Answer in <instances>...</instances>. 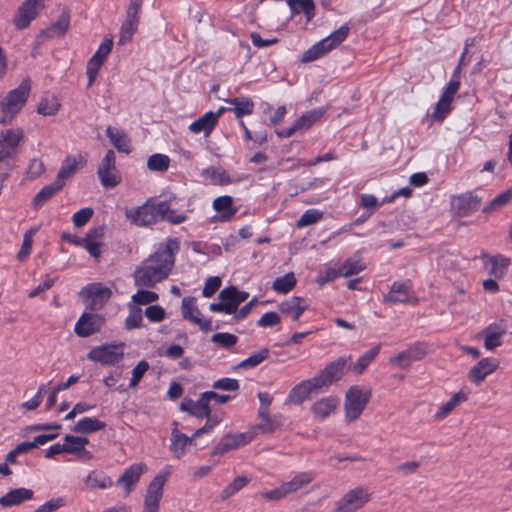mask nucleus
I'll list each match as a JSON object with an SVG mask.
<instances>
[{
    "label": "nucleus",
    "instance_id": "obj_1",
    "mask_svg": "<svg viewBox=\"0 0 512 512\" xmlns=\"http://www.w3.org/2000/svg\"><path fill=\"white\" fill-rule=\"evenodd\" d=\"M180 249L176 238L167 240L164 246L142 261L133 273L134 283L138 287L153 288L168 277L175 263V253Z\"/></svg>",
    "mask_w": 512,
    "mask_h": 512
},
{
    "label": "nucleus",
    "instance_id": "obj_2",
    "mask_svg": "<svg viewBox=\"0 0 512 512\" xmlns=\"http://www.w3.org/2000/svg\"><path fill=\"white\" fill-rule=\"evenodd\" d=\"M126 217L139 227L149 226L161 221L177 225L187 220V216L185 214H177L171 208L169 202L155 201L153 199L147 200L143 205L134 210H127Z\"/></svg>",
    "mask_w": 512,
    "mask_h": 512
},
{
    "label": "nucleus",
    "instance_id": "obj_3",
    "mask_svg": "<svg viewBox=\"0 0 512 512\" xmlns=\"http://www.w3.org/2000/svg\"><path fill=\"white\" fill-rule=\"evenodd\" d=\"M31 80L24 79L18 87L8 92L4 97L0 95V124H9L21 111L29 97Z\"/></svg>",
    "mask_w": 512,
    "mask_h": 512
},
{
    "label": "nucleus",
    "instance_id": "obj_4",
    "mask_svg": "<svg viewBox=\"0 0 512 512\" xmlns=\"http://www.w3.org/2000/svg\"><path fill=\"white\" fill-rule=\"evenodd\" d=\"M371 398V391L360 386H351L345 395V418L352 422L360 417Z\"/></svg>",
    "mask_w": 512,
    "mask_h": 512
},
{
    "label": "nucleus",
    "instance_id": "obj_5",
    "mask_svg": "<svg viewBox=\"0 0 512 512\" xmlns=\"http://www.w3.org/2000/svg\"><path fill=\"white\" fill-rule=\"evenodd\" d=\"M79 296L83 299L88 309L97 311L105 306L112 296V291L102 283H92L83 287L79 292Z\"/></svg>",
    "mask_w": 512,
    "mask_h": 512
},
{
    "label": "nucleus",
    "instance_id": "obj_6",
    "mask_svg": "<svg viewBox=\"0 0 512 512\" xmlns=\"http://www.w3.org/2000/svg\"><path fill=\"white\" fill-rule=\"evenodd\" d=\"M352 360V356H341L335 361L330 362L322 369L315 379L318 381L321 388L328 387L333 383L339 381L345 374L346 370H350L349 363Z\"/></svg>",
    "mask_w": 512,
    "mask_h": 512
},
{
    "label": "nucleus",
    "instance_id": "obj_7",
    "mask_svg": "<svg viewBox=\"0 0 512 512\" xmlns=\"http://www.w3.org/2000/svg\"><path fill=\"white\" fill-rule=\"evenodd\" d=\"M124 344L119 345L106 344L92 348L87 354L91 361L101 363L102 365H115L124 357Z\"/></svg>",
    "mask_w": 512,
    "mask_h": 512
},
{
    "label": "nucleus",
    "instance_id": "obj_8",
    "mask_svg": "<svg viewBox=\"0 0 512 512\" xmlns=\"http://www.w3.org/2000/svg\"><path fill=\"white\" fill-rule=\"evenodd\" d=\"M369 494L362 487L348 491L335 505L333 512H356L369 501Z\"/></svg>",
    "mask_w": 512,
    "mask_h": 512
},
{
    "label": "nucleus",
    "instance_id": "obj_9",
    "mask_svg": "<svg viewBox=\"0 0 512 512\" xmlns=\"http://www.w3.org/2000/svg\"><path fill=\"white\" fill-rule=\"evenodd\" d=\"M166 480V475L158 474L149 483L146 495L144 497V506L142 512H159L160 501L163 496V487Z\"/></svg>",
    "mask_w": 512,
    "mask_h": 512
},
{
    "label": "nucleus",
    "instance_id": "obj_10",
    "mask_svg": "<svg viewBox=\"0 0 512 512\" xmlns=\"http://www.w3.org/2000/svg\"><path fill=\"white\" fill-rule=\"evenodd\" d=\"M43 7L41 0H25L17 9L13 24L18 30L27 28L38 16L39 10Z\"/></svg>",
    "mask_w": 512,
    "mask_h": 512
},
{
    "label": "nucleus",
    "instance_id": "obj_11",
    "mask_svg": "<svg viewBox=\"0 0 512 512\" xmlns=\"http://www.w3.org/2000/svg\"><path fill=\"white\" fill-rule=\"evenodd\" d=\"M321 389L315 377L303 380L290 390L285 404L302 405L310 395L319 393Z\"/></svg>",
    "mask_w": 512,
    "mask_h": 512
},
{
    "label": "nucleus",
    "instance_id": "obj_12",
    "mask_svg": "<svg viewBox=\"0 0 512 512\" xmlns=\"http://www.w3.org/2000/svg\"><path fill=\"white\" fill-rule=\"evenodd\" d=\"M195 303V297L187 296L183 298L181 305V313L183 319L197 324L205 333L212 331L213 326L211 320H205L202 318L201 311L198 309Z\"/></svg>",
    "mask_w": 512,
    "mask_h": 512
},
{
    "label": "nucleus",
    "instance_id": "obj_13",
    "mask_svg": "<svg viewBox=\"0 0 512 512\" xmlns=\"http://www.w3.org/2000/svg\"><path fill=\"white\" fill-rule=\"evenodd\" d=\"M113 39L105 37L98 47L95 54L90 58L87 64L88 87H90L96 79L100 67L103 65L107 56L112 50Z\"/></svg>",
    "mask_w": 512,
    "mask_h": 512
},
{
    "label": "nucleus",
    "instance_id": "obj_14",
    "mask_svg": "<svg viewBox=\"0 0 512 512\" xmlns=\"http://www.w3.org/2000/svg\"><path fill=\"white\" fill-rule=\"evenodd\" d=\"M236 286H228L220 291L218 295L219 302L211 303L209 310L215 313L234 314L237 312L239 303L236 298Z\"/></svg>",
    "mask_w": 512,
    "mask_h": 512
},
{
    "label": "nucleus",
    "instance_id": "obj_15",
    "mask_svg": "<svg viewBox=\"0 0 512 512\" xmlns=\"http://www.w3.org/2000/svg\"><path fill=\"white\" fill-rule=\"evenodd\" d=\"M104 322L105 319L102 315L84 312L77 320L74 331L79 337H89L99 332Z\"/></svg>",
    "mask_w": 512,
    "mask_h": 512
},
{
    "label": "nucleus",
    "instance_id": "obj_16",
    "mask_svg": "<svg viewBox=\"0 0 512 512\" xmlns=\"http://www.w3.org/2000/svg\"><path fill=\"white\" fill-rule=\"evenodd\" d=\"M506 332L507 322L503 319L489 324L482 331V335L484 336V347L487 350H493L501 346V338L506 334Z\"/></svg>",
    "mask_w": 512,
    "mask_h": 512
},
{
    "label": "nucleus",
    "instance_id": "obj_17",
    "mask_svg": "<svg viewBox=\"0 0 512 512\" xmlns=\"http://www.w3.org/2000/svg\"><path fill=\"white\" fill-rule=\"evenodd\" d=\"M252 440V436L248 433H240L236 435H224L212 451V455H223L231 450L240 448Z\"/></svg>",
    "mask_w": 512,
    "mask_h": 512
},
{
    "label": "nucleus",
    "instance_id": "obj_18",
    "mask_svg": "<svg viewBox=\"0 0 512 512\" xmlns=\"http://www.w3.org/2000/svg\"><path fill=\"white\" fill-rule=\"evenodd\" d=\"M499 366V361L495 358L487 357L481 359L468 372V379L476 384H481L485 378L492 374Z\"/></svg>",
    "mask_w": 512,
    "mask_h": 512
},
{
    "label": "nucleus",
    "instance_id": "obj_19",
    "mask_svg": "<svg viewBox=\"0 0 512 512\" xmlns=\"http://www.w3.org/2000/svg\"><path fill=\"white\" fill-rule=\"evenodd\" d=\"M104 234L105 227L98 226L90 229L85 237L81 239V247H84L95 259H98L101 255V247L103 246Z\"/></svg>",
    "mask_w": 512,
    "mask_h": 512
},
{
    "label": "nucleus",
    "instance_id": "obj_20",
    "mask_svg": "<svg viewBox=\"0 0 512 512\" xmlns=\"http://www.w3.org/2000/svg\"><path fill=\"white\" fill-rule=\"evenodd\" d=\"M340 404V400L337 396L323 397L312 404L310 411L317 420H324L328 418L332 413L335 412Z\"/></svg>",
    "mask_w": 512,
    "mask_h": 512
},
{
    "label": "nucleus",
    "instance_id": "obj_21",
    "mask_svg": "<svg viewBox=\"0 0 512 512\" xmlns=\"http://www.w3.org/2000/svg\"><path fill=\"white\" fill-rule=\"evenodd\" d=\"M146 470L147 466L143 463L133 464L118 478L117 485L124 487L126 496L132 492L134 485L139 482L141 475Z\"/></svg>",
    "mask_w": 512,
    "mask_h": 512
},
{
    "label": "nucleus",
    "instance_id": "obj_22",
    "mask_svg": "<svg viewBox=\"0 0 512 512\" xmlns=\"http://www.w3.org/2000/svg\"><path fill=\"white\" fill-rule=\"evenodd\" d=\"M70 24V12L64 9L56 22L51 24L48 28L42 30L38 35L39 39H51L55 37H62L65 35Z\"/></svg>",
    "mask_w": 512,
    "mask_h": 512
},
{
    "label": "nucleus",
    "instance_id": "obj_23",
    "mask_svg": "<svg viewBox=\"0 0 512 512\" xmlns=\"http://www.w3.org/2000/svg\"><path fill=\"white\" fill-rule=\"evenodd\" d=\"M481 258L486 268L490 266V275L498 279H501L506 275L508 267L510 266V258L501 254L495 256L482 254Z\"/></svg>",
    "mask_w": 512,
    "mask_h": 512
},
{
    "label": "nucleus",
    "instance_id": "obj_24",
    "mask_svg": "<svg viewBox=\"0 0 512 512\" xmlns=\"http://www.w3.org/2000/svg\"><path fill=\"white\" fill-rule=\"evenodd\" d=\"M86 160L83 156L79 155L78 159L75 157L68 156L62 162V165L57 173L55 182L61 185L63 188L66 181L69 180L78 170V165L83 166Z\"/></svg>",
    "mask_w": 512,
    "mask_h": 512
},
{
    "label": "nucleus",
    "instance_id": "obj_25",
    "mask_svg": "<svg viewBox=\"0 0 512 512\" xmlns=\"http://www.w3.org/2000/svg\"><path fill=\"white\" fill-rule=\"evenodd\" d=\"M174 428L171 432V444H170V451L174 453V455L180 459L185 451V447L187 445H195V439L197 437H194V434L191 437H188L186 434L180 432L177 429L178 423L175 421L173 423Z\"/></svg>",
    "mask_w": 512,
    "mask_h": 512
},
{
    "label": "nucleus",
    "instance_id": "obj_26",
    "mask_svg": "<svg viewBox=\"0 0 512 512\" xmlns=\"http://www.w3.org/2000/svg\"><path fill=\"white\" fill-rule=\"evenodd\" d=\"M278 308L281 313L291 316L294 321H298L307 310L308 305L303 298L293 296L281 302Z\"/></svg>",
    "mask_w": 512,
    "mask_h": 512
},
{
    "label": "nucleus",
    "instance_id": "obj_27",
    "mask_svg": "<svg viewBox=\"0 0 512 512\" xmlns=\"http://www.w3.org/2000/svg\"><path fill=\"white\" fill-rule=\"evenodd\" d=\"M482 199L472 192H466L456 198V209L460 216H468L480 208Z\"/></svg>",
    "mask_w": 512,
    "mask_h": 512
},
{
    "label": "nucleus",
    "instance_id": "obj_28",
    "mask_svg": "<svg viewBox=\"0 0 512 512\" xmlns=\"http://www.w3.org/2000/svg\"><path fill=\"white\" fill-rule=\"evenodd\" d=\"M34 492L27 488H16L0 497V505L4 508L22 504L33 498Z\"/></svg>",
    "mask_w": 512,
    "mask_h": 512
},
{
    "label": "nucleus",
    "instance_id": "obj_29",
    "mask_svg": "<svg viewBox=\"0 0 512 512\" xmlns=\"http://www.w3.org/2000/svg\"><path fill=\"white\" fill-rule=\"evenodd\" d=\"M212 207L220 213V220L222 222L230 221L237 213V208L233 206V198L228 195L215 198Z\"/></svg>",
    "mask_w": 512,
    "mask_h": 512
},
{
    "label": "nucleus",
    "instance_id": "obj_30",
    "mask_svg": "<svg viewBox=\"0 0 512 512\" xmlns=\"http://www.w3.org/2000/svg\"><path fill=\"white\" fill-rule=\"evenodd\" d=\"M203 175L208 176L213 184L221 186L237 183L243 180V177H232L223 168L214 166H210L207 169H205L203 171Z\"/></svg>",
    "mask_w": 512,
    "mask_h": 512
},
{
    "label": "nucleus",
    "instance_id": "obj_31",
    "mask_svg": "<svg viewBox=\"0 0 512 512\" xmlns=\"http://www.w3.org/2000/svg\"><path fill=\"white\" fill-rule=\"evenodd\" d=\"M410 288V280H407L403 283L394 282L389 293L384 297V301L393 304L405 303L408 301V293Z\"/></svg>",
    "mask_w": 512,
    "mask_h": 512
},
{
    "label": "nucleus",
    "instance_id": "obj_32",
    "mask_svg": "<svg viewBox=\"0 0 512 512\" xmlns=\"http://www.w3.org/2000/svg\"><path fill=\"white\" fill-rule=\"evenodd\" d=\"M326 113L325 108H316L309 110L302 114L295 122L294 125L298 132H304L310 129L316 122H318Z\"/></svg>",
    "mask_w": 512,
    "mask_h": 512
},
{
    "label": "nucleus",
    "instance_id": "obj_33",
    "mask_svg": "<svg viewBox=\"0 0 512 512\" xmlns=\"http://www.w3.org/2000/svg\"><path fill=\"white\" fill-rule=\"evenodd\" d=\"M106 423L92 417H84L80 419L73 427L72 431L74 433L81 434H92L94 432L105 429Z\"/></svg>",
    "mask_w": 512,
    "mask_h": 512
},
{
    "label": "nucleus",
    "instance_id": "obj_34",
    "mask_svg": "<svg viewBox=\"0 0 512 512\" xmlns=\"http://www.w3.org/2000/svg\"><path fill=\"white\" fill-rule=\"evenodd\" d=\"M216 125L217 124L212 116V111H208L203 116L192 122L189 126V130L196 134L203 132L207 137L212 133Z\"/></svg>",
    "mask_w": 512,
    "mask_h": 512
},
{
    "label": "nucleus",
    "instance_id": "obj_35",
    "mask_svg": "<svg viewBox=\"0 0 512 512\" xmlns=\"http://www.w3.org/2000/svg\"><path fill=\"white\" fill-rule=\"evenodd\" d=\"M381 345L378 344L371 348L370 350L366 351L363 355H361L356 363L351 365V362L349 363V368L352 372H354L357 375H361L366 368L369 366V364L376 358V356L380 352Z\"/></svg>",
    "mask_w": 512,
    "mask_h": 512
},
{
    "label": "nucleus",
    "instance_id": "obj_36",
    "mask_svg": "<svg viewBox=\"0 0 512 512\" xmlns=\"http://www.w3.org/2000/svg\"><path fill=\"white\" fill-rule=\"evenodd\" d=\"M63 188L55 181L49 185L44 186L33 198L32 206L34 209H38L43 206L48 200L54 195L60 192Z\"/></svg>",
    "mask_w": 512,
    "mask_h": 512
},
{
    "label": "nucleus",
    "instance_id": "obj_37",
    "mask_svg": "<svg viewBox=\"0 0 512 512\" xmlns=\"http://www.w3.org/2000/svg\"><path fill=\"white\" fill-rule=\"evenodd\" d=\"M227 103L234 106L232 111L235 114V117L237 119H240L245 115H250L253 113L254 110V102L249 97H243V98H232L226 100Z\"/></svg>",
    "mask_w": 512,
    "mask_h": 512
},
{
    "label": "nucleus",
    "instance_id": "obj_38",
    "mask_svg": "<svg viewBox=\"0 0 512 512\" xmlns=\"http://www.w3.org/2000/svg\"><path fill=\"white\" fill-rule=\"evenodd\" d=\"M85 484L90 489H107L113 485V481L104 472L94 470L88 474Z\"/></svg>",
    "mask_w": 512,
    "mask_h": 512
},
{
    "label": "nucleus",
    "instance_id": "obj_39",
    "mask_svg": "<svg viewBox=\"0 0 512 512\" xmlns=\"http://www.w3.org/2000/svg\"><path fill=\"white\" fill-rule=\"evenodd\" d=\"M293 14L303 13L307 21H311L315 16V4L313 0H287Z\"/></svg>",
    "mask_w": 512,
    "mask_h": 512
},
{
    "label": "nucleus",
    "instance_id": "obj_40",
    "mask_svg": "<svg viewBox=\"0 0 512 512\" xmlns=\"http://www.w3.org/2000/svg\"><path fill=\"white\" fill-rule=\"evenodd\" d=\"M512 200V187L505 190L504 192L497 195L494 199H492L488 205H486L482 212L485 214H491L495 211H498L505 205H507Z\"/></svg>",
    "mask_w": 512,
    "mask_h": 512
},
{
    "label": "nucleus",
    "instance_id": "obj_41",
    "mask_svg": "<svg viewBox=\"0 0 512 512\" xmlns=\"http://www.w3.org/2000/svg\"><path fill=\"white\" fill-rule=\"evenodd\" d=\"M468 399L466 393L462 391L455 393L449 401L444 403L439 407V410L436 412L435 417L437 419L444 418L447 414H449L453 409H455L460 403L465 402Z\"/></svg>",
    "mask_w": 512,
    "mask_h": 512
},
{
    "label": "nucleus",
    "instance_id": "obj_42",
    "mask_svg": "<svg viewBox=\"0 0 512 512\" xmlns=\"http://www.w3.org/2000/svg\"><path fill=\"white\" fill-rule=\"evenodd\" d=\"M349 32L350 26L348 24H344L339 29L332 32L329 36L322 39V41L331 51L332 49L340 45L347 38Z\"/></svg>",
    "mask_w": 512,
    "mask_h": 512
},
{
    "label": "nucleus",
    "instance_id": "obj_43",
    "mask_svg": "<svg viewBox=\"0 0 512 512\" xmlns=\"http://www.w3.org/2000/svg\"><path fill=\"white\" fill-rule=\"evenodd\" d=\"M296 285L295 275L290 272L285 274L284 276L277 277L273 284L272 288L278 293L286 294L290 292Z\"/></svg>",
    "mask_w": 512,
    "mask_h": 512
},
{
    "label": "nucleus",
    "instance_id": "obj_44",
    "mask_svg": "<svg viewBox=\"0 0 512 512\" xmlns=\"http://www.w3.org/2000/svg\"><path fill=\"white\" fill-rule=\"evenodd\" d=\"M330 50L328 47L324 44L322 40L314 44L312 47H310L308 50H306L301 57V62L303 63H309L312 61H315L322 56H324L326 53H328Z\"/></svg>",
    "mask_w": 512,
    "mask_h": 512
},
{
    "label": "nucleus",
    "instance_id": "obj_45",
    "mask_svg": "<svg viewBox=\"0 0 512 512\" xmlns=\"http://www.w3.org/2000/svg\"><path fill=\"white\" fill-rule=\"evenodd\" d=\"M269 357V349L262 348L259 352L249 356L248 358L242 360L237 366L236 369H252L262 363Z\"/></svg>",
    "mask_w": 512,
    "mask_h": 512
},
{
    "label": "nucleus",
    "instance_id": "obj_46",
    "mask_svg": "<svg viewBox=\"0 0 512 512\" xmlns=\"http://www.w3.org/2000/svg\"><path fill=\"white\" fill-rule=\"evenodd\" d=\"M64 441L66 453L74 455L89 443V439L87 437L74 436L70 434L65 435Z\"/></svg>",
    "mask_w": 512,
    "mask_h": 512
},
{
    "label": "nucleus",
    "instance_id": "obj_47",
    "mask_svg": "<svg viewBox=\"0 0 512 512\" xmlns=\"http://www.w3.org/2000/svg\"><path fill=\"white\" fill-rule=\"evenodd\" d=\"M106 135L119 152L130 153L131 150L124 134L114 132L112 127L109 126L106 129Z\"/></svg>",
    "mask_w": 512,
    "mask_h": 512
},
{
    "label": "nucleus",
    "instance_id": "obj_48",
    "mask_svg": "<svg viewBox=\"0 0 512 512\" xmlns=\"http://www.w3.org/2000/svg\"><path fill=\"white\" fill-rule=\"evenodd\" d=\"M142 310L136 305H129V315L125 319V329L133 330L142 326Z\"/></svg>",
    "mask_w": 512,
    "mask_h": 512
},
{
    "label": "nucleus",
    "instance_id": "obj_49",
    "mask_svg": "<svg viewBox=\"0 0 512 512\" xmlns=\"http://www.w3.org/2000/svg\"><path fill=\"white\" fill-rule=\"evenodd\" d=\"M250 478L246 476L236 477L232 483L226 486L221 492V499L226 500L240 491L244 486L250 482Z\"/></svg>",
    "mask_w": 512,
    "mask_h": 512
},
{
    "label": "nucleus",
    "instance_id": "obj_50",
    "mask_svg": "<svg viewBox=\"0 0 512 512\" xmlns=\"http://www.w3.org/2000/svg\"><path fill=\"white\" fill-rule=\"evenodd\" d=\"M170 158L164 154H153L147 161V167L151 171L164 172L169 168Z\"/></svg>",
    "mask_w": 512,
    "mask_h": 512
},
{
    "label": "nucleus",
    "instance_id": "obj_51",
    "mask_svg": "<svg viewBox=\"0 0 512 512\" xmlns=\"http://www.w3.org/2000/svg\"><path fill=\"white\" fill-rule=\"evenodd\" d=\"M138 24V21L127 18L125 19V21L121 25L118 45H125L132 39V36L137 30Z\"/></svg>",
    "mask_w": 512,
    "mask_h": 512
},
{
    "label": "nucleus",
    "instance_id": "obj_52",
    "mask_svg": "<svg viewBox=\"0 0 512 512\" xmlns=\"http://www.w3.org/2000/svg\"><path fill=\"white\" fill-rule=\"evenodd\" d=\"M23 136L24 134L22 130L9 129L1 133L0 140L4 141L7 147H10L15 151Z\"/></svg>",
    "mask_w": 512,
    "mask_h": 512
},
{
    "label": "nucleus",
    "instance_id": "obj_53",
    "mask_svg": "<svg viewBox=\"0 0 512 512\" xmlns=\"http://www.w3.org/2000/svg\"><path fill=\"white\" fill-rule=\"evenodd\" d=\"M59 108L60 104L55 98H42L38 105L37 112L44 116H52L58 112Z\"/></svg>",
    "mask_w": 512,
    "mask_h": 512
},
{
    "label": "nucleus",
    "instance_id": "obj_54",
    "mask_svg": "<svg viewBox=\"0 0 512 512\" xmlns=\"http://www.w3.org/2000/svg\"><path fill=\"white\" fill-rule=\"evenodd\" d=\"M159 299V295L156 292L140 289L133 296L132 301L136 306L147 305L156 302Z\"/></svg>",
    "mask_w": 512,
    "mask_h": 512
},
{
    "label": "nucleus",
    "instance_id": "obj_55",
    "mask_svg": "<svg viewBox=\"0 0 512 512\" xmlns=\"http://www.w3.org/2000/svg\"><path fill=\"white\" fill-rule=\"evenodd\" d=\"M282 425V415H275L274 417H268L263 419V421L258 424L257 428L261 430L263 433H273Z\"/></svg>",
    "mask_w": 512,
    "mask_h": 512
},
{
    "label": "nucleus",
    "instance_id": "obj_56",
    "mask_svg": "<svg viewBox=\"0 0 512 512\" xmlns=\"http://www.w3.org/2000/svg\"><path fill=\"white\" fill-rule=\"evenodd\" d=\"M451 110V101L450 99H446V96H441L439 101L435 105V109L433 112V119L436 121H443L444 118Z\"/></svg>",
    "mask_w": 512,
    "mask_h": 512
},
{
    "label": "nucleus",
    "instance_id": "obj_57",
    "mask_svg": "<svg viewBox=\"0 0 512 512\" xmlns=\"http://www.w3.org/2000/svg\"><path fill=\"white\" fill-rule=\"evenodd\" d=\"M212 411L210 404L207 402L203 394L201 393L198 400L195 402V406L191 416L196 417L198 419H204V417H208L210 412Z\"/></svg>",
    "mask_w": 512,
    "mask_h": 512
},
{
    "label": "nucleus",
    "instance_id": "obj_58",
    "mask_svg": "<svg viewBox=\"0 0 512 512\" xmlns=\"http://www.w3.org/2000/svg\"><path fill=\"white\" fill-rule=\"evenodd\" d=\"M101 185L105 188H114L121 182V177L116 170H109L103 173H97Z\"/></svg>",
    "mask_w": 512,
    "mask_h": 512
},
{
    "label": "nucleus",
    "instance_id": "obj_59",
    "mask_svg": "<svg viewBox=\"0 0 512 512\" xmlns=\"http://www.w3.org/2000/svg\"><path fill=\"white\" fill-rule=\"evenodd\" d=\"M211 341L213 343L220 345L223 348H231L237 343L238 338L234 334L221 332L215 333L211 337Z\"/></svg>",
    "mask_w": 512,
    "mask_h": 512
},
{
    "label": "nucleus",
    "instance_id": "obj_60",
    "mask_svg": "<svg viewBox=\"0 0 512 512\" xmlns=\"http://www.w3.org/2000/svg\"><path fill=\"white\" fill-rule=\"evenodd\" d=\"M149 363L146 360H141L132 370V377L130 379L129 387H136L141 381L143 375L148 371Z\"/></svg>",
    "mask_w": 512,
    "mask_h": 512
},
{
    "label": "nucleus",
    "instance_id": "obj_61",
    "mask_svg": "<svg viewBox=\"0 0 512 512\" xmlns=\"http://www.w3.org/2000/svg\"><path fill=\"white\" fill-rule=\"evenodd\" d=\"M94 211L90 207H85L75 212L72 216V222L75 227L80 228L86 225L92 218Z\"/></svg>",
    "mask_w": 512,
    "mask_h": 512
},
{
    "label": "nucleus",
    "instance_id": "obj_62",
    "mask_svg": "<svg viewBox=\"0 0 512 512\" xmlns=\"http://www.w3.org/2000/svg\"><path fill=\"white\" fill-rule=\"evenodd\" d=\"M323 216V213L317 209H309L305 211L300 219L297 221L298 227H305L319 221Z\"/></svg>",
    "mask_w": 512,
    "mask_h": 512
},
{
    "label": "nucleus",
    "instance_id": "obj_63",
    "mask_svg": "<svg viewBox=\"0 0 512 512\" xmlns=\"http://www.w3.org/2000/svg\"><path fill=\"white\" fill-rule=\"evenodd\" d=\"M204 418L206 419V423L194 432V437H200L203 434L210 433L222 421V418L216 414H212V411L208 417Z\"/></svg>",
    "mask_w": 512,
    "mask_h": 512
},
{
    "label": "nucleus",
    "instance_id": "obj_64",
    "mask_svg": "<svg viewBox=\"0 0 512 512\" xmlns=\"http://www.w3.org/2000/svg\"><path fill=\"white\" fill-rule=\"evenodd\" d=\"M66 505L64 497L53 498L41 506H39L34 512H54Z\"/></svg>",
    "mask_w": 512,
    "mask_h": 512
}]
</instances>
